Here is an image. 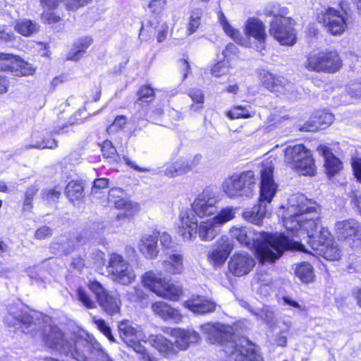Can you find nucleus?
<instances>
[{
  "instance_id": "30",
  "label": "nucleus",
  "mask_w": 361,
  "mask_h": 361,
  "mask_svg": "<svg viewBox=\"0 0 361 361\" xmlns=\"http://www.w3.org/2000/svg\"><path fill=\"white\" fill-rule=\"evenodd\" d=\"M140 251L147 258H155L159 253L157 238L154 235H144L138 243Z\"/></svg>"
},
{
  "instance_id": "62",
  "label": "nucleus",
  "mask_w": 361,
  "mask_h": 361,
  "mask_svg": "<svg viewBox=\"0 0 361 361\" xmlns=\"http://www.w3.org/2000/svg\"><path fill=\"white\" fill-rule=\"evenodd\" d=\"M109 180L107 178H98L94 181L92 188V194H96L97 189H102L107 187Z\"/></svg>"
},
{
  "instance_id": "57",
  "label": "nucleus",
  "mask_w": 361,
  "mask_h": 361,
  "mask_svg": "<svg viewBox=\"0 0 361 361\" xmlns=\"http://www.w3.org/2000/svg\"><path fill=\"white\" fill-rule=\"evenodd\" d=\"M57 244L60 246L61 250L66 254H68L74 247L73 241H71L65 236H61L57 240Z\"/></svg>"
},
{
  "instance_id": "3",
  "label": "nucleus",
  "mask_w": 361,
  "mask_h": 361,
  "mask_svg": "<svg viewBox=\"0 0 361 361\" xmlns=\"http://www.w3.org/2000/svg\"><path fill=\"white\" fill-rule=\"evenodd\" d=\"M202 331L212 343L224 347L223 350L235 361H262L257 347L247 338H236L233 328L221 323H207L201 326Z\"/></svg>"
},
{
  "instance_id": "22",
  "label": "nucleus",
  "mask_w": 361,
  "mask_h": 361,
  "mask_svg": "<svg viewBox=\"0 0 361 361\" xmlns=\"http://www.w3.org/2000/svg\"><path fill=\"white\" fill-rule=\"evenodd\" d=\"M108 200L116 209L123 210L126 216H132L139 210L138 204L127 199L124 190L120 188H114L109 191Z\"/></svg>"
},
{
  "instance_id": "56",
  "label": "nucleus",
  "mask_w": 361,
  "mask_h": 361,
  "mask_svg": "<svg viewBox=\"0 0 361 361\" xmlns=\"http://www.w3.org/2000/svg\"><path fill=\"white\" fill-rule=\"evenodd\" d=\"M103 156L106 158H113L116 154V149L109 140H105L102 146Z\"/></svg>"
},
{
  "instance_id": "23",
  "label": "nucleus",
  "mask_w": 361,
  "mask_h": 361,
  "mask_svg": "<svg viewBox=\"0 0 361 361\" xmlns=\"http://www.w3.org/2000/svg\"><path fill=\"white\" fill-rule=\"evenodd\" d=\"M243 32L248 38L253 37L263 49L267 39L264 23L257 18H249L245 23Z\"/></svg>"
},
{
  "instance_id": "26",
  "label": "nucleus",
  "mask_w": 361,
  "mask_h": 361,
  "mask_svg": "<svg viewBox=\"0 0 361 361\" xmlns=\"http://www.w3.org/2000/svg\"><path fill=\"white\" fill-rule=\"evenodd\" d=\"M183 305L197 314L211 313L216 310V304L214 302L200 296L193 297L185 301Z\"/></svg>"
},
{
  "instance_id": "9",
  "label": "nucleus",
  "mask_w": 361,
  "mask_h": 361,
  "mask_svg": "<svg viewBox=\"0 0 361 361\" xmlns=\"http://www.w3.org/2000/svg\"><path fill=\"white\" fill-rule=\"evenodd\" d=\"M284 160L301 175L314 174L315 165L311 152L303 145L286 147L284 150Z\"/></svg>"
},
{
  "instance_id": "58",
  "label": "nucleus",
  "mask_w": 361,
  "mask_h": 361,
  "mask_svg": "<svg viewBox=\"0 0 361 361\" xmlns=\"http://www.w3.org/2000/svg\"><path fill=\"white\" fill-rule=\"evenodd\" d=\"M128 295L129 299L135 302H140L146 296V294L144 293L143 290L137 287L132 288V290L128 292Z\"/></svg>"
},
{
  "instance_id": "50",
  "label": "nucleus",
  "mask_w": 361,
  "mask_h": 361,
  "mask_svg": "<svg viewBox=\"0 0 361 361\" xmlns=\"http://www.w3.org/2000/svg\"><path fill=\"white\" fill-rule=\"evenodd\" d=\"M137 97L140 102H150L154 99V92L149 86H145L139 90Z\"/></svg>"
},
{
  "instance_id": "34",
  "label": "nucleus",
  "mask_w": 361,
  "mask_h": 361,
  "mask_svg": "<svg viewBox=\"0 0 361 361\" xmlns=\"http://www.w3.org/2000/svg\"><path fill=\"white\" fill-rule=\"evenodd\" d=\"M182 293L183 289L180 285L166 281V280L157 295L170 300L177 301Z\"/></svg>"
},
{
  "instance_id": "46",
  "label": "nucleus",
  "mask_w": 361,
  "mask_h": 361,
  "mask_svg": "<svg viewBox=\"0 0 361 361\" xmlns=\"http://www.w3.org/2000/svg\"><path fill=\"white\" fill-rule=\"evenodd\" d=\"M229 61L226 59L218 61L216 63L213 65L211 68V73L214 77H221L226 75L230 71Z\"/></svg>"
},
{
  "instance_id": "53",
  "label": "nucleus",
  "mask_w": 361,
  "mask_h": 361,
  "mask_svg": "<svg viewBox=\"0 0 361 361\" xmlns=\"http://www.w3.org/2000/svg\"><path fill=\"white\" fill-rule=\"evenodd\" d=\"M13 55L0 53V70L10 71L13 67Z\"/></svg>"
},
{
  "instance_id": "29",
  "label": "nucleus",
  "mask_w": 361,
  "mask_h": 361,
  "mask_svg": "<svg viewBox=\"0 0 361 361\" xmlns=\"http://www.w3.org/2000/svg\"><path fill=\"white\" fill-rule=\"evenodd\" d=\"M334 121V115L329 112L322 111L317 118L312 122H307L302 125L300 130L305 132H314L323 129L326 126H329Z\"/></svg>"
},
{
  "instance_id": "43",
  "label": "nucleus",
  "mask_w": 361,
  "mask_h": 361,
  "mask_svg": "<svg viewBox=\"0 0 361 361\" xmlns=\"http://www.w3.org/2000/svg\"><path fill=\"white\" fill-rule=\"evenodd\" d=\"M66 192L70 200H79L83 196V186L81 183L72 180L67 185Z\"/></svg>"
},
{
  "instance_id": "31",
  "label": "nucleus",
  "mask_w": 361,
  "mask_h": 361,
  "mask_svg": "<svg viewBox=\"0 0 361 361\" xmlns=\"http://www.w3.org/2000/svg\"><path fill=\"white\" fill-rule=\"evenodd\" d=\"M219 20L226 34L231 37L236 43L244 47H249L250 45V40L244 38L238 30L233 27L231 25H230L224 13L221 12L219 14Z\"/></svg>"
},
{
  "instance_id": "27",
  "label": "nucleus",
  "mask_w": 361,
  "mask_h": 361,
  "mask_svg": "<svg viewBox=\"0 0 361 361\" xmlns=\"http://www.w3.org/2000/svg\"><path fill=\"white\" fill-rule=\"evenodd\" d=\"M153 312L164 320H172L175 323H179L182 320V315L180 312L171 307L166 302L160 301L152 305Z\"/></svg>"
},
{
  "instance_id": "59",
  "label": "nucleus",
  "mask_w": 361,
  "mask_h": 361,
  "mask_svg": "<svg viewBox=\"0 0 361 361\" xmlns=\"http://www.w3.org/2000/svg\"><path fill=\"white\" fill-rule=\"evenodd\" d=\"M52 235V229L47 226H43L35 231V237L38 240H44Z\"/></svg>"
},
{
  "instance_id": "16",
  "label": "nucleus",
  "mask_w": 361,
  "mask_h": 361,
  "mask_svg": "<svg viewBox=\"0 0 361 361\" xmlns=\"http://www.w3.org/2000/svg\"><path fill=\"white\" fill-rule=\"evenodd\" d=\"M5 322L10 326H15L18 324L22 325L23 331L28 333V329L31 328V333L37 329L34 315L26 311H22L17 306H10L8 309V313L4 318Z\"/></svg>"
},
{
  "instance_id": "42",
  "label": "nucleus",
  "mask_w": 361,
  "mask_h": 361,
  "mask_svg": "<svg viewBox=\"0 0 361 361\" xmlns=\"http://www.w3.org/2000/svg\"><path fill=\"white\" fill-rule=\"evenodd\" d=\"M188 172V169H186V161L180 160L168 166L164 171V174L169 177H175L181 176Z\"/></svg>"
},
{
  "instance_id": "8",
  "label": "nucleus",
  "mask_w": 361,
  "mask_h": 361,
  "mask_svg": "<svg viewBox=\"0 0 361 361\" xmlns=\"http://www.w3.org/2000/svg\"><path fill=\"white\" fill-rule=\"evenodd\" d=\"M287 13V8L273 6L271 10L265 9V14L272 16L274 19L270 23L269 34L282 45H293L295 43L296 36L291 20L283 16Z\"/></svg>"
},
{
  "instance_id": "25",
  "label": "nucleus",
  "mask_w": 361,
  "mask_h": 361,
  "mask_svg": "<svg viewBox=\"0 0 361 361\" xmlns=\"http://www.w3.org/2000/svg\"><path fill=\"white\" fill-rule=\"evenodd\" d=\"M147 341L154 348L166 358H173L178 355V350L175 347L174 343L161 334L151 335Z\"/></svg>"
},
{
  "instance_id": "19",
  "label": "nucleus",
  "mask_w": 361,
  "mask_h": 361,
  "mask_svg": "<svg viewBox=\"0 0 361 361\" xmlns=\"http://www.w3.org/2000/svg\"><path fill=\"white\" fill-rule=\"evenodd\" d=\"M260 80L263 86L271 92L288 94L293 91V85L282 76L263 71L260 73Z\"/></svg>"
},
{
  "instance_id": "37",
  "label": "nucleus",
  "mask_w": 361,
  "mask_h": 361,
  "mask_svg": "<svg viewBox=\"0 0 361 361\" xmlns=\"http://www.w3.org/2000/svg\"><path fill=\"white\" fill-rule=\"evenodd\" d=\"M13 67L11 68V71L16 76H26L32 75L35 70L31 64L21 60L14 56Z\"/></svg>"
},
{
  "instance_id": "6",
  "label": "nucleus",
  "mask_w": 361,
  "mask_h": 361,
  "mask_svg": "<svg viewBox=\"0 0 361 361\" xmlns=\"http://www.w3.org/2000/svg\"><path fill=\"white\" fill-rule=\"evenodd\" d=\"M274 167L267 164L261 170L260 197L259 204L247 209L243 213V217L249 222L259 225L264 217L267 209V204L270 203L274 197L277 185L273 179Z\"/></svg>"
},
{
  "instance_id": "54",
  "label": "nucleus",
  "mask_w": 361,
  "mask_h": 361,
  "mask_svg": "<svg viewBox=\"0 0 361 361\" xmlns=\"http://www.w3.org/2000/svg\"><path fill=\"white\" fill-rule=\"evenodd\" d=\"M127 122V118L124 116H118L114 122L109 126L107 131L109 133H115L117 130L124 128Z\"/></svg>"
},
{
  "instance_id": "39",
  "label": "nucleus",
  "mask_w": 361,
  "mask_h": 361,
  "mask_svg": "<svg viewBox=\"0 0 361 361\" xmlns=\"http://www.w3.org/2000/svg\"><path fill=\"white\" fill-rule=\"evenodd\" d=\"M295 275L302 283H310L313 280V268L307 262H302L298 264L295 269Z\"/></svg>"
},
{
  "instance_id": "60",
  "label": "nucleus",
  "mask_w": 361,
  "mask_h": 361,
  "mask_svg": "<svg viewBox=\"0 0 361 361\" xmlns=\"http://www.w3.org/2000/svg\"><path fill=\"white\" fill-rule=\"evenodd\" d=\"M352 167L353 169L354 175L356 178L361 182V158L354 157L351 161Z\"/></svg>"
},
{
  "instance_id": "13",
  "label": "nucleus",
  "mask_w": 361,
  "mask_h": 361,
  "mask_svg": "<svg viewBox=\"0 0 361 361\" xmlns=\"http://www.w3.org/2000/svg\"><path fill=\"white\" fill-rule=\"evenodd\" d=\"M121 339L137 353H144L145 348L142 343L147 342V337L138 326H134L129 321H123L118 325Z\"/></svg>"
},
{
  "instance_id": "49",
  "label": "nucleus",
  "mask_w": 361,
  "mask_h": 361,
  "mask_svg": "<svg viewBox=\"0 0 361 361\" xmlns=\"http://www.w3.org/2000/svg\"><path fill=\"white\" fill-rule=\"evenodd\" d=\"M285 329H281V331L276 334L274 338V344L279 347H286L287 345V337L285 335V333L288 331L291 327V323L284 322Z\"/></svg>"
},
{
  "instance_id": "38",
  "label": "nucleus",
  "mask_w": 361,
  "mask_h": 361,
  "mask_svg": "<svg viewBox=\"0 0 361 361\" xmlns=\"http://www.w3.org/2000/svg\"><path fill=\"white\" fill-rule=\"evenodd\" d=\"M88 342L91 348L87 355V359L79 361H114L109 354L99 347V344H93L90 340Z\"/></svg>"
},
{
  "instance_id": "12",
  "label": "nucleus",
  "mask_w": 361,
  "mask_h": 361,
  "mask_svg": "<svg viewBox=\"0 0 361 361\" xmlns=\"http://www.w3.org/2000/svg\"><path fill=\"white\" fill-rule=\"evenodd\" d=\"M89 288L94 293L97 302L106 314L114 315L120 312L121 301L117 293L107 291L97 281H90Z\"/></svg>"
},
{
  "instance_id": "52",
  "label": "nucleus",
  "mask_w": 361,
  "mask_h": 361,
  "mask_svg": "<svg viewBox=\"0 0 361 361\" xmlns=\"http://www.w3.org/2000/svg\"><path fill=\"white\" fill-rule=\"evenodd\" d=\"M78 299L87 308H94L96 305L95 302L90 298L87 293L82 288L77 290Z\"/></svg>"
},
{
  "instance_id": "48",
  "label": "nucleus",
  "mask_w": 361,
  "mask_h": 361,
  "mask_svg": "<svg viewBox=\"0 0 361 361\" xmlns=\"http://www.w3.org/2000/svg\"><path fill=\"white\" fill-rule=\"evenodd\" d=\"M94 324L97 328L111 342H115V338L114 337L111 329L106 322L99 318L93 317L92 319Z\"/></svg>"
},
{
  "instance_id": "64",
  "label": "nucleus",
  "mask_w": 361,
  "mask_h": 361,
  "mask_svg": "<svg viewBox=\"0 0 361 361\" xmlns=\"http://www.w3.org/2000/svg\"><path fill=\"white\" fill-rule=\"evenodd\" d=\"M61 192L54 189L49 190L43 193V197L49 202H55L60 196Z\"/></svg>"
},
{
  "instance_id": "44",
  "label": "nucleus",
  "mask_w": 361,
  "mask_h": 361,
  "mask_svg": "<svg viewBox=\"0 0 361 361\" xmlns=\"http://www.w3.org/2000/svg\"><path fill=\"white\" fill-rule=\"evenodd\" d=\"M255 115L254 111H250L247 106H236L226 113V116L231 119L248 118Z\"/></svg>"
},
{
  "instance_id": "21",
  "label": "nucleus",
  "mask_w": 361,
  "mask_h": 361,
  "mask_svg": "<svg viewBox=\"0 0 361 361\" xmlns=\"http://www.w3.org/2000/svg\"><path fill=\"white\" fill-rule=\"evenodd\" d=\"M322 20L327 31L333 35L343 34L347 27L345 16L333 8L326 10Z\"/></svg>"
},
{
  "instance_id": "10",
  "label": "nucleus",
  "mask_w": 361,
  "mask_h": 361,
  "mask_svg": "<svg viewBox=\"0 0 361 361\" xmlns=\"http://www.w3.org/2000/svg\"><path fill=\"white\" fill-rule=\"evenodd\" d=\"M305 67L317 73H334L341 67L338 54L334 51H321L308 56Z\"/></svg>"
},
{
  "instance_id": "45",
  "label": "nucleus",
  "mask_w": 361,
  "mask_h": 361,
  "mask_svg": "<svg viewBox=\"0 0 361 361\" xmlns=\"http://www.w3.org/2000/svg\"><path fill=\"white\" fill-rule=\"evenodd\" d=\"M202 13V10L200 8H195L192 11L188 24V35L194 33L197 30L200 25Z\"/></svg>"
},
{
  "instance_id": "41",
  "label": "nucleus",
  "mask_w": 361,
  "mask_h": 361,
  "mask_svg": "<svg viewBox=\"0 0 361 361\" xmlns=\"http://www.w3.org/2000/svg\"><path fill=\"white\" fill-rule=\"evenodd\" d=\"M257 282L259 285V293L266 296L269 294L272 283L271 275L267 271H261L257 274Z\"/></svg>"
},
{
  "instance_id": "1",
  "label": "nucleus",
  "mask_w": 361,
  "mask_h": 361,
  "mask_svg": "<svg viewBox=\"0 0 361 361\" xmlns=\"http://www.w3.org/2000/svg\"><path fill=\"white\" fill-rule=\"evenodd\" d=\"M230 233L241 245L255 248L258 259L263 264L274 262L288 249L305 251L300 242L282 233L272 235L247 227H233Z\"/></svg>"
},
{
  "instance_id": "7",
  "label": "nucleus",
  "mask_w": 361,
  "mask_h": 361,
  "mask_svg": "<svg viewBox=\"0 0 361 361\" xmlns=\"http://www.w3.org/2000/svg\"><path fill=\"white\" fill-rule=\"evenodd\" d=\"M257 176L252 170L234 173L226 178L222 189L229 198H249L255 194L257 188Z\"/></svg>"
},
{
  "instance_id": "20",
  "label": "nucleus",
  "mask_w": 361,
  "mask_h": 361,
  "mask_svg": "<svg viewBox=\"0 0 361 361\" xmlns=\"http://www.w3.org/2000/svg\"><path fill=\"white\" fill-rule=\"evenodd\" d=\"M233 249L232 240L227 236H221L216 243V248L208 255L210 264L215 268L221 267L226 261Z\"/></svg>"
},
{
  "instance_id": "40",
  "label": "nucleus",
  "mask_w": 361,
  "mask_h": 361,
  "mask_svg": "<svg viewBox=\"0 0 361 361\" xmlns=\"http://www.w3.org/2000/svg\"><path fill=\"white\" fill-rule=\"evenodd\" d=\"M16 30L18 32L24 36H30L37 32L38 25L30 20H22L16 25Z\"/></svg>"
},
{
  "instance_id": "61",
  "label": "nucleus",
  "mask_w": 361,
  "mask_h": 361,
  "mask_svg": "<svg viewBox=\"0 0 361 361\" xmlns=\"http://www.w3.org/2000/svg\"><path fill=\"white\" fill-rule=\"evenodd\" d=\"M238 52V49L235 44H228L224 50L222 51V55L224 59H228L231 55H235Z\"/></svg>"
},
{
  "instance_id": "2",
  "label": "nucleus",
  "mask_w": 361,
  "mask_h": 361,
  "mask_svg": "<svg viewBox=\"0 0 361 361\" xmlns=\"http://www.w3.org/2000/svg\"><path fill=\"white\" fill-rule=\"evenodd\" d=\"M317 213L316 203L302 193H295L288 198V207L283 216V225L293 235L308 238V243H316L323 236L318 218L309 216Z\"/></svg>"
},
{
  "instance_id": "24",
  "label": "nucleus",
  "mask_w": 361,
  "mask_h": 361,
  "mask_svg": "<svg viewBox=\"0 0 361 361\" xmlns=\"http://www.w3.org/2000/svg\"><path fill=\"white\" fill-rule=\"evenodd\" d=\"M170 334L175 338L174 345L178 353L187 350L190 344L196 343L200 339L199 334L192 329H173Z\"/></svg>"
},
{
  "instance_id": "15",
  "label": "nucleus",
  "mask_w": 361,
  "mask_h": 361,
  "mask_svg": "<svg viewBox=\"0 0 361 361\" xmlns=\"http://www.w3.org/2000/svg\"><path fill=\"white\" fill-rule=\"evenodd\" d=\"M108 271L115 281L123 285L130 284L135 278L133 268L122 256L118 254L111 255Z\"/></svg>"
},
{
  "instance_id": "33",
  "label": "nucleus",
  "mask_w": 361,
  "mask_h": 361,
  "mask_svg": "<svg viewBox=\"0 0 361 361\" xmlns=\"http://www.w3.org/2000/svg\"><path fill=\"white\" fill-rule=\"evenodd\" d=\"M161 267L167 274L172 275L180 274L184 269L183 257L178 253L171 254L167 259L162 262Z\"/></svg>"
},
{
  "instance_id": "47",
  "label": "nucleus",
  "mask_w": 361,
  "mask_h": 361,
  "mask_svg": "<svg viewBox=\"0 0 361 361\" xmlns=\"http://www.w3.org/2000/svg\"><path fill=\"white\" fill-rule=\"evenodd\" d=\"M251 312L258 318L264 321L269 326H271L275 324L274 313L269 308L264 307L257 311L251 310Z\"/></svg>"
},
{
  "instance_id": "18",
  "label": "nucleus",
  "mask_w": 361,
  "mask_h": 361,
  "mask_svg": "<svg viewBox=\"0 0 361 361\" xmlns=\"http://www.w3.org/2000/svg\"><path fill=\"white\" fill-rule=\"evenodd\" d=\"M255 264V259L247 252H237L231 257L228 269L234 276H243L250 273Z\"/></svg>"
},
{
  "instance_id": "11",
  "label": "nucleus",
  "mask_w": 361,
  "mask_h": 361,
  "mask_svg": "<svg viewBox=\"0 0 361 361\" xmlns=\"http://www.w3.org/2000/svg\"><path fill=\"white\" fill-rule=\"evenodd\" d=\"M339 240L344 241L351 247H361V224L354 219L338 221L334 226Z\"/></svg>"
},
{
  "instance_id": "4",
  "label": "nucleus",
  "mask_w": 361,
  "mask_h": 361,
  "mask_svg": "<svg viewBox=\"0 0 361 361\" xmlns=\"http://www.w3.org/2000/svg\"><path fill=\"white\" fill-rule=\"evenodd\" d=\"M235 209L226 207L221 209L213 218L201 221L197 224V219L192 212H180L179 220L180 226L178 233L185 241L193 240L197 234L202 241H212L220 232V227L235 217Z\"/></svg>"
},
{
  "instance_id": "28",
  "label": "nucleus",
  "mask_w": 361,
  "mask_h": 361,
  "mask_svg": "<svg viewBox=\"0 0 361 361\" xmlns=\"http://www.w3.org/2000/svg\"><path fill=\"white\" fill-rule=\"evenodd\" d=\"M317 151L324 157V167L329 176H334L341 169V161L332 154L328 147L320 145L318 147Z\"/></svg>"
},
{
  "instance_id": "63",
  "label": "nucleus",
  "mask_w": 361,
  "mask_h": 361,
  "mask_svg": "<svg viewBox=\"0 0 361 361\" xmlns=\"http://www.w3.org/2000/svg\"><path fill=\"white\" fill-rule=\"evenodd\" d=\"M41 6L47 9L53 10L58 7L62 0H39Z\"/></svg>"
},
{
  "instance_id": "51",
  "label": "nucleus",
  "mask_w": 361,
  "mask_h": 361,
  "mask_svg": "<svg viewBox=\"0 0 361 361\" xmlns=\"http://www.w3.org/2000/svg\"><path fill=\"white\" fill-rule=\"evenodd\" d=\"M166 5V0H152L149 4L150 12L155 16H159Z\"/></svg>"
},
{
  "instance_id": "5",
  "label": "nucleus",
  "mask_w": 361,
  "mask_h": 361,
  "mask_svg": "<svg viewBox=\"0 0 361 361\" xmlns=\"http://www.w3.org/2000/svg\"><path fill=\"white\" fill-rule=\"evenodd\" d=\"M42 336L47 346L76 360H86L91 348L86 335L72 333L67 337L56 325H44Z\"/></svg>"
},
{
  "instance_id": "14",
  "label": "nucleus",
  "mask_w": 361,
  "mask_h": 361,
  "mask_svg": "<svg viewBox=\"0 0 361 361\" xmlns=\"http://www.w3.org/2000/svg\"><path fill=\"white\" fill-rule=\"evenodd\" d=\"M218 197L214 191L205 189L197 195L192 204V213L200 218L217 214ZM184 212H190L185 210Z\"/></svg>"
},
{
  "instance_id": "55",
  "label": "nucleus",
  "mask_w": 361,
  "mask_h": 361,
  "mask_svg": "<svg viewBox=\"0 0 361 361\" xmlns=\"http://www.w3.org/2000/svg\"><path fill=\"white\" fill-rule=\"evenodd\" d=\"M154 235L157 238V240L159 239L161 245L164 248H170L172 244V240L171 235L165 231H158L154 233Z\"/></svg>"
},
{
  "instance_id": "32",
  "label": "nucleus",
  "mask_w": 361,
  "mask_h": 361,
  "mask_svg": "<svg viewBox=\"0 0 361 361\" xmlns=\"http://www.w3.org/2000/svg\"><path fill=\"white\" fill-rule=\"evenodd\" d=\"M166 278L161 276L160 271H149L142 277L143 285L157 295L162 287Z\"/></svg>"
},
{
  "instance_id": "35",
  "label": "nucleus",
  "mask_w": 361,
  "mask_h": 361,
  "mask_svg": "<svg viewBox=\"0 0 361 361\" xmlns=\"http://www.w3.org/2000/svg\"><path fill=\"white\" fill-rule=\"evenodd\" d=\"M92 42V39L89 37L77 39L73 44V48L67 54V59L71 61L80 59L90 46Z\"/></svg>"
},
{
  "instance_id": "17",
  "label": "nucleus",
  "mask_w": 361,
  "mask_h": 361,
  "mask_svg": "<svg viewBox=\"0 0 361 361\" xmlns=\"http://www.w3.org/2000/svg\"><path fill=\"white\" fill-rule=\"evenodd\" d=\"M319 233L323 237L316 243L311 245L312 249L320 250L323 257L328 260L338 259L341 257V250L338 244L331 238L328 229L322 228Z\"/></svg>"
},
{
  "instance_id": "36",
  "label": "nucleus",
  "mask_w": 361,
  "mask_h": 361,
  "mask_svg": "<svg viewBox=\"0 0 361 361\" xmlns=\"http://www.w3.org/2000/svg\"><path fill=\"white\" fill-rule=\"evenodd\" d=\"M32 144L27 145L26 149L35 148L39 149H55L58 146L57 141L51 137H42L40 139L39 133H34L32 135Z\"/></svg>"
}]
</instances>
